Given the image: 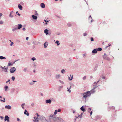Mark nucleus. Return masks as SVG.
<instances>
[{
  "instance_id": "obj_27",
  "label": "nucleus",
  "mask_w": 122,
  "mask_h": 122,
  "mask_svg": "<svg viewBox=\"0 0 122 122\" xmlns=\"http://www.w3.org/2000/svg\"><path fill=\"white\" fill-rule=\"evenodd\" d=\"M65 71L63 69L61 70V72H62V73H64V72H65Z\"/></svg>"
},
{
  "instance_id": "obj_33",
  "label": "nucleus",
  "mask_w": 122,
  "mask_h": 122,
  "mask_svg": "<svg viewBox=\"0 0 122 122\" xmlns=\"http://www.w3.org/2000/svg\"><path fill=\"white\" fill-rule=\"evenodd\" d=\"M24 104H23L21 105L23 109L24 108Z\"/></svg>"
},
{
  "instance_id": "obj_11",
  "label": "nucleus",
  "mask_w": 122,
  "mask_h": 122,
  "mask_svg": "<svg viewBox=\"0 0 122 122\" xmlns=\"http://www.w3.org/2000/svg\"><path fill=\"white\" fill-rule=\"evenodd\" d=\"M24 113L25 114H26L27 116L29 115V113H28L27 111L26 110H25Z\"/></svg>"
},
{
  "instance_id": "obj_24",
  "label": "nucleus",
  "mask_w": 122,
  "mask_h": 122,
  "mask_svg": "<svg viewBox=\"0 0 122 122\" xmlns=\"http://www.w3.org/2000/svg\"><path fill=\"white\" fill-rule=\"evenodd\" d=\"M71 86H70V88L69 89V88H67V89H68V92H69V93H70L71 92V90H70V89L71 88Z\"/></svg>"
},
{
  "instance_id": "obj_60",
  "label": "nucleus",
  "mask_w": 122,
  "mask_h": 122,
  "mask_svg": "<svg viewBox=\"0 0 122 122\" xmlns=\"http://www.w3.org/2000/svg\"><path fill=\"white\" fill-rule=\"evenodd\" d=\"M89 111H90L91 110V109L90 108H89Z\"/></svg>"
},
{
  "instance_id": "obj_39",
  "label": "nucleus",
  "mask_w": 122,
  "mask_h": 122,
  "mask_svg": "<svg viewBox=\"0 0 122 122\" xmlns=\"http://www.w3.org/2000/svg\"><path fill=\"white\" fill-rule=\"evenodd\" d=\"M36 58H35L33 57L32 58V60H33V61H34L35 60Z\"/></svg>"
},
{
  "instance_id": "obj_2",
  "label": "nucleus",
  "mask_w": 122,
  "mask_h": 122,
  "mask_svg": "<svg viewBox=\"0 0 122 122\" xmlns=\"http://www.w3.org/2000/svg\"><path fill=\"white\" fill-rule=\"evenodd\" d=\"M56 121L59 122H62L63 120L62 119L59 117H57L56 118Z\"/></svg>"
},
{
  "instance_id": "obj_23",
  "label": "nucleus",
  "mask_w": 122,
  "mask_h": 122,
  "mask_svg": "<svg viewBox=\"0 0 122 122\" xmlns=\"http://www.w3.org/2000/svg\"><path fill=\"white\" fill-rule=\"evenodd\" d=\"M12 65V64L11 63H9L8 64V66H11Z\"/></svg>"
},
{
  "instance_id": "obj_22",
  "label": "nucleus",
  "mask_w": 122,
  "mask_h": 122,
  "mask_svg": "<svg viewBox=\"0 0 122 122\" xmlns=\"http://www.w3.org/2000/svg\"><path fill=\"white\" fill-rule=\"evenodd\" d=\"M0 59H6V58L5 57H3V56H0Z\"/></svg>"
},
{
  "instance_id": "obj_31",
  "label": "nucleus",
  "mask_w": 122,
  "mask_h": 122,
  "mask_svg": "<svg viewBox=\"0 0 122 122\" xmlns=\"http://www.w3.org/2000/svg\"><path fill=\"white\" fill-rule=\"evenodd\" d=\"M12 80H13L14 81V80L15 79V78L14 77L12 76Z\"/></svg>"
},
{
  "instance_id": "obj_21",
  "label": "nucleus",
  "mask_w": 122,
  "mask_h": 122,
  "mask_svg": "<svg viewBox=\"0 0 122 122\" xmlns=\"http://www.w3.org/2000/svg\"><path fill=\"white\" fill-rule=\"evenodd\" d=\"M102 49L101 48H98L97 49V51H100L102 50Z\"/></svg>"
},
{
  "instance_id": "obj_34",
  "label": "nucleus",
  "mask_w": 122,
  "mask_h": 122,
  "mask_svg": "<svg viewBox=\"0 0 122 122\" xmlns=\"http://www.w3.org/2000/svg\"><path fill=\"white\" fill-rule=\"evenodd\" d=\"M27 69V68H25L24 69V71H26V70Z\"/></svg>"
},
{
  "instance_id": "obj_19",
  "label": "nucleus",
  "mask_w": 122,
  "mask_h": 122,
  "mask_svg": "<svg viewBox=\"0 0 122 122\" xmlns=\"http://www.w3.org/2000/svg\"><path fill=\"white\" fill-rule=\"evenodd\" d=\"M19 4L18 7L20 10H22V7L21 5H20Z\"/></svg>"
},
{
  "instance_id": "obj_57",
  "label": "nucleus",
  "mask_w": 122,
  "mask_h": 122,
  "mask_svg": "<svg viewBox=\"0 0 122 122\" xmlns=\"http://www.w3.org/2000/svg\"><path fill=\"white\" fill-rule=\"evenodd\" d=\"M0 98H2V97L1 96H0Z\"/></svg>"
},
{
  "instance_id": "obj_7",
  "label": "nucleus",
  "mask_w": 122,
  "mask_h": 122,
  "mask_svg": "<svg viewBox=\"0 0 122 122\" xmlns=\"http://www.w3.org/2000/svg\"><path fill=\"white\" fill-rule=\"evenodd\" d=\"M46 102L47 103L50 104L51 103V101L50 99L47 100L46 101Z\"/></svg>"
},
{
  "instance_id": "obj_44",
  "label": "nucleus",
  "mask_w": 122,
  "mask_h": 122,
  "mask_svg": "<svg viewBox=\"0 0 122 122\" xmlns=\"http://www.w3.org/2000/svg\"><path fill=\"white\" fill-rule=\"evenodd\" d=\"M23 29V30H24V31H25V28H23V29Z\"/></svg>"
},
{
  "instance_id": "obj_40",
  "label": "nucleus",
  "mask_w": 122,
  "mask_h": 122,
  "mask_svg": "<svg viewBox=\"0 0 122 122\" xmlns=\"http://www.w3.org/2000/svg\"><path fill=\"white\" fill-rule=\"evenodd\" d=\"M86 76H84V77H83V80H85L86 79Z\"/></svg>"
},
{
  "instance_id": "obj_6",
  "label": "nucleus",
  "mask_w": 122,
  "mask_h": 122,
  "mask_svg": "<svg viewBox=\"0 0 122 122\" xmlns=\"http://www.w3.org/2000/svg\"><path fill=\"white\" fill-rule=\"evenodd\" d=\"M1 68L2 69H3L5 72H7V68H5L2 66L1 67Z\"/></svg>"
},
{
  "instance_id": "obj_1",
  "label": "nucleus",
  "mask_w": 122,
  "mask_h": 122,
  "mask_svg": "<svg viewBox=\"0 0 122 122\" xmlns=\"http://www.w3.org/2000/svg\"><path fill=\"white\" fill-rule=\"evenodd\" d=\"M91 94L90 91H88L83 94V97L84 98H86L87 97L89 96Z\"/></svg>"
},
{
  "instance_id": "obj_64",
  "label": "nucleus",
  "mask_w": 122,
  "mask_h": 122,
  "mask_svg": "<svg viewBox=\"0 0 122 122\" xmlns=\"http://www.w3.org/2000/svg\"><path fill=\"white\" fill-rule=\"evenodd\" d=\"M18 11H17V12H16V14H17V13H18Z\"/></svg>"
},
{
  "instance_id": "obj_51",
  "label": "nucleus",
  "mask_w": 122,
  "mask_h": 122,
  "mask_svg": "<svg viewBox=\"0 0 122 122\" xmlns=\"http://www.w3.org/2000/svg\"><path fill=\"white\" fill-rule=\"evenodd\" d=\"M29 38L28 37H27L26 38V40H28V39Z\"/></svg>"
},
{
  "instance_id": "obj_46",
  "label": "nucleus",
  "mask_w": 122,
  "mask_h": 122,
  "mask_svg": "<svg viewBox=\"0 0 122 122\" xmlns=\"http://www.w3.org/2000/svg\"><path fill=\"white\" fill-rule=\"evenodd\" d=\"M53 115H51L50 116V117H53Z\"/></svg>"
},
{
  "instance_id": "obj_48",
  "label": "nucleus",
  "mask_w": 122,
  "mask_h": 122,
  "mask_svg": "<svg viewBox=\"0 0 122 122\" xmlns=\"http://www.w3.org/2000/svg\"><path fill=\"white\" fill-rule=\"evenodd\" d=\"M36 114L37 117H38L39 116V115H38L37 113Z\"/></svg>"
},
{
  "instance_id": "obj_30",
  "label": "nucleus",
  "mask_w": 122,
  "mask_h": 122,
  "mask_svg": "<svg viewBox=\"0 0 122 122\" xmlns=\"http://www.w3.org/2000/svg\"><path fill=\"white\" fill-rule=\"evenodd\" d=\"M60 76V75H57L56 76V78H58Z\"/></svg>"
},
{
  "instance_id": "obj_62",
  "label": "nucleus",
  "mask_w": 122,
  "mask_h": 122,
  "mask_svg": "<svg viewBox=\"0 0 122 122\" xmlns=\"http://www.w3.org/2000/svg\"><path fill=\"white\" fill-rule=\"evenodd\" d=\"M34 105V104H32V106H33V105Z\"/></svg>"
},
{
  "instance_id": "obj_3",
  "label": "nucleus",
  "mask_w": 122,
  "mask_h": 122,
  "mask_svg": "<svg viewBox=\"0 0 122 122\" xmlns=\"http://www.w3.org/2000/svg\"><path fill=\"white\" fill-rule=\"evenodd\" d=\"M16 70L15 68L14 67H12L10 70V72L11 73H13Z\"/></svg>"
},
{
  "instance_id": "obj_59",
  "label": "nucleus",
  "mask_w": 122,
  "mask_h": 122,
  "mask_svg": "<svg viewBox=\"0 0 122 122\" xmlns=\"http://www.w3.org/2000/svg\"><path fill=\"white\" fill-rule=\"evenodd\" d=\"M90 17L91 18V19L92 18V17L90 15Z\"/></svg>"
},
{
  "instance_id": "obj_4",
  "label": "nucleus",
  "mask_w": 122,
  "mask_h": 122,
  "mask_svg": "<svg viewBox=\"0 0 122 122\" xmlns=\"http://www.w3.org/2000/svg\"><path fill=\"white\" fill-rule=\"evenodd\" d=\"M9 117L7 116H5V117L4 120L5 121H7L8 122L9 121Z\"/></svg>"
},
{
  "instance_id": "obj_43",
  "label": "nucleus",
  "mask_w": 122,
  "mask_h": 122,
  "mask_svg": "<svg viewBox=\"0 0 122 122\" xmlns=\"http://www.w3.org/2000/svg\"><path fill=\"white\" fill-rule=\"evenodd\" d=\"M61 111V110H60V109H59L58 110V112H60Z\"/></svg>"
},
{
  "instance_id": "obj_38",
  "label": "nucleus",
  "mask_w": 122,
  "mask_h": 122,
  "mask_svg": "<svg viewBox=\"0 0 122 122\" xmlns=\"http://www.w3.org/2000/svg\"><path fill=\"white\" fill-rule=\"evenodd\" d=\"M83 35L84 36H86L87 35V34L86 33H85Z\"/></svg>"
},
{
  "instance_id": "obj_61",
  "label": "nucleus",
  "mask_w": 122,
  "mask_h": 122,
  "mask_svg": "<svg viewBox=\"0 0 122 122\" xmlns=\"http://www.w3.org/2000/svg\"><path fill=\"white\" fill-rule=\"evenodd\" d=\"M41 96H42L43 95V94L41 93Z\"/></svg>"
},
{
  "instance_id": "obj_12",
  "label": "nucleus",
  "mask_w": 122,
  "mask_h": 122,
  "mask_svg": "<svg viewBox=\"0 0 122 122\" xmlns=\"http://www.w3.org/2000/svg\"><path fill=\"white\" fill-rule=\"evenodd\" d=\"M48 30L47 29H45L44 30V32L47 35L48 34Z\"/></svg>"
},
{
  "instance_id": "obj_47",
  "label": "nucleus",
  "mask_w": 122,
  "mask_h": 122,
  "mask_svg": "<svg viewBox=\"0 0 122 122\" xmlns=\"http://www.w3.org/2000/svg\"><path fill=\"white\" fill-rule=\"evenodd\" d=\"M17 120L18 121H19L20 119L19 118H17Z\"/></svg>"
},
{
  "instance_id": "obj_9",
  "label": "nucleus",
  "mask_w": 122,
  "mask_h": 122,
  "mask_svg": "<svg viewBox=\"0 0 122 122\" xmlns=\"http://www.w3.org/2000/svg\"><path fill=\"white\" fill-rule=\"evenodd\" d=\"M5 108L6 109H11V106H10L9 105L6 106L5 107Z\"/></svg>"
},
{
  "instance_id": "obj_37",
  "label": "nucleus",
  "mask_w": 122,
  "mask_h": 122,
  "mask_svg": "<svg viewBox=\"0 0 122 122\" xmlns=\"http://www.w3.org/2000/svg\"><path fill=\"white\" fill-rule=\"evenodd\" d=\"M0 24H3V22L2 21H1L0 22Z\"/></svg>"
},
{
  "instance_id": "obj_35",
  "label": "nucleus",
  "mask_w": 122,
  "mask_h": 122,
  "mask_svg": "<svg viewBox=\"0 0 122 122\" xmlns=\"http://www.w3.org/2000/svg\"><path fill=\"white\" fill-rule=\"evenodd\" d=\"M17 28H14L13 29H12V31H14L15 30H16L17 29Z\"/></svg>"
},
{
  "instance_id": "obj_52",
  "label": "nucleus",
  "mask_w": 122,
  "mask_h": 122,
  "mask_svg": "<svg viewBox=\"0 0 122 122\" xmlns=\"http://www.w3.org/2000/svg\"><path fill=\"white\" fill-rule=\"evenodd\" d=\"M2 15V13H0V17Z\"/></svg>"
},
{
  "instance_id": "obj_15",
  "label": "nucleus",
  "mask_w": 122,
  "mask_h": 122,
  "mask_svg": "<svg viewBox=\"0 0 122 122\" xmlns=\"http://www.w3.org/2000/svg\"><path fill=\"white\" fill-rule=\"evenodd\" d=\"M18 29H20L22 27V25L21 24H18Z\"/></svg>"
},
{
  "instance_id": "obj_63",
  "label": "nucleus",
  "mask_w": 122,
  "mask_h": 122,
  "mask_svg": "<svg viewBox=\"0 0 122 122\" xmlns=\"http://www.w3.org/2000/svg\"><path fill=\"white\" fill-rule=\"evenodd\" d=\"M33 82H36V81H33Z\"/></svg>"
},
{
  "instance_id": "obj_53",
  "label": "nucleus",
  "mask_w": 122,
  "mask_h": 122,
  "mask_svg": "<svg viewBox=\"0 0 122 122\" xmlns=\"http://www.w3.org/2000/svg\"><path fill=\"white\" fill-rule=\"evenodd\" d=\"M0 117L2 118H3V117L2 116H1Z\"/></svg>"
},
{
  "instance_id": "obj_49",
  "label": "nucleus",
  "mask_w": 122,
  "mask_h": 122,
  "mask_svg": "<svg viewBox=\"0 0 122 122\" xmlns=\"http://www.w3.org/2000/svg\"><path fill=\"white\" fill-rule=\"evenodd\" d=\"M10 80H8L7 81H6V82H9L10 81Z\"/></svg>"
},
{
  "instance_id": "obj_8",
  "label": "nucleus",
  "mask_w": 122,
  "mask_h": 122,
  "mask_svg": "<svg viewBox=\"0 0 122 122\" xmlns=\"http://www.w3.org/2000/svg\"><path fill=\"white\" fill-rule=\"evenodd\" d=\"M73 78V76L72 75H70V76H68V78L69 79L71 80Z\"/></svg>"
},
{
  "instance_id": "obj_55",
  "label": "nucleus",
  "mask_w": 122,
  "mask_h": 122,
  "mask_svg": "<svg viewBox=\"0 0 122 122\" xmlns=\"http://www.w3.org/2000/svg\"><path fill=\"white\" fill-rule=\"evenodd\" d=\"M3 99H4V101H5V98H3Z\"/></svg>"
},
{
  "instance_id": "obj_56",
  "label": "nucleus",
  "mask_w": 122,
  "mask_h": 122,
  "mask_svg": "<svg viewBox=\"0 0 122 122\" xmlns=\"http://www.w3.org/2000/svg\"><path fill=\"white\" fill-rule=\"evenodd\" d=\"M35 72V70H33V72Z\"/></svg>"
},
{
  "instance_id": "obj_10",
  "label": "nucleus",
  "mask_w": 122,
  "mask_h": 122,
  "mask_svg": "<svg viewBox=\"0 0 122 122\" xmlns=\"http://www.w3.org/2000/svg\"><path fill=\"white\" fill-rule=\"evenodd\" d=\"M42 8L45 7V6L44 4L43 3H41L40 4Z\"/></svg>"
},
{
  "instance_id": "obj_42",
  "label": "nucleus",
  "mask_w": 122,
  "mask_h": 122,
  "mask_svg": "<svg viewBox=\"0 0 122 122\" xmlns=\"http://www.w3.org/2000/svg\"><path fill=\"white\" fill-rule=\"evenodd\" d=\"M13 44V42H11V43L10 45L12 46Z\"/></svg>"
},
{
  "instance_id": "obj_41",
  "label": "nucleus",
  "mask_w": 122,
  "mask_h": 122,
  "mask_svg": "<svg viewBox=\"0 0 122 122\" xmlns=\"http://www.w3.org/2000/svg\"><path fill=\"white\" fill-rule=\"evenodd\" d=\"M92 111H91L90 112V115H91V117H92L91 115H92Z\"/></svg>"
},
{
  "instance_id": "obj_54",
  "label": "nucleus",
  "mask_w": 122,
  "mask_h": 122,
  "mask_svg": "<svg viewBox=\"0 0 122 122\" xmlns=\"http://www.w3.org/2000/svg\"><path fill=\"white\" fill-rule=\"evenodd\" d=\"M18 15H19V16H20V14L19 13H18Z\"/></svg>"
},
{
  "instance_id": "obj_20",
  "label": "nucleus",
  "mask_w": 122,
  "mask_h": 122,
  "mask_svg": "<svg viewBox=\"0 0 122 122\" xmlns=\"http://www.w3.org/2000/svg\"><path fill=\"white\" fill-rule=\"evenodd\" d=\"M8 89V87L7 86H6L5 87V91L7 90V89Z\"/></svg>"
},
{
  "instance_id": "obj_25",
  "label": "nucleus",
  "mask_w": 122,
  "mask_h": 122,
  "mask_svg": "<svg viewBox=\"0 0 122 122\" xmlns=\"http://www.w3.org/2000/svg\"><path fill=\"white\" fill-rule=\"evenodd\" d=\"M57 110H55V112H54V114H55V115H56L57 114Z\"/></svg>"
},
{
  "instance_id": "obj_45",
  "label": "nucleus",
  "mask_w": 122,
  "mask_h": 122,
  "mask_svg": "<svg viewBox=\"0 0 122 122\" xmlns=\"http://www.w3.org/2000/svg\"><path fill=\"white\" fill-rule=\"evenodd\" d=\"M111 46V44H109V46H107L106 47V48H107L109 46Z\"/></svg>"
},
{
  "instance_id": "obj_28",
  "label": "nucleus",
  "mask_w": 122,
  "mask_h": 122,
  "mask_svg": "<svg viewBox=\"0 0 122 122\" xmlns=\"http://www.w3.org/2000/svg\"><path fill=\"white\" fill-rule=\"evenodd\" d=\"M56 43L57 44V45H59L60 44L59 43V41H57Z\"/></svg>"
},
{
  "instance_id": "obj_36",
  "label": "nucleus",
  "mask_w": 122,
  "mask_h": 122,
  "mask_svg": "<svg viewBox=\"0 0 122 122\" xmlns=\"http://www.w3.org/2000/svg\"><path fill=\"white\" fill-rule=\"evenodd\" d=\"M94 41L93 38L92 37L91 39V41Z\"/></svg>"
},
{
  "instance_id": "obj_14",
  "label": "nucleus",
  "mask_w": 122,
  "mask_h": 122,
  "mask_svg": "<svg viewBox=\"0 0 122 122\" xmlns=\"http://www.w3.org/2000/svg\"><path fill=\"white\" fill-rule=\"evenodd\" d=\"M80 109L81 110L83 111V112H85L86 110L84 108L83 106H82L80 108Z\"/></svg>"
},
{
  "instance_id": "obj_17",
  "label": "nucleus",
  "mask_w": 122,
  "mask_h": 122,
  "mask_svg": "<svg viewBox=\"0 0 122 122\" xmlns=\"http://www.w3.org/2000/svg\"><path fill=\"white\" fill-rule=\"evenodd\" d=\"M82 114H82V113H81V114H80V115H79L78 116V117H76V118H81V117H82Z\"/></svg>"
},
{
  "instance_id": "obj_13",
  "label": "nucleus",
  "mask_w": 122,
  "mask_h": 122,
  "mask_svg": "<svg viewBox=\"0 0 122 122\" xmlns=\"http://www.w3.org/2000/svg\"><path fill=\"white\" fill-rule=\"evenodd\" d=\"M48 45V43L47 42H45L44 44V47L46 48V47Z\"/></svg>"
},
{
  "instance_id": "obj_58",
  "label": "nucleus",
  "mask_w": 122,
  "mask_h": 122,
  "mask_svg": "<svg viewBox=\"0 0 122 122\" xmlns=\"http://www.w3.org/2000/svg\"><path fill=\"white\" fill-rule=\"evenodd\" d=\"M93 21L92 20H91V22H92Z\"/></svg>"
},
{
  "instance_id": "obj_18",
  "label": "nucleus",
  "mask_w": 122,
  "mask_h": 122,
  "mask_svg": "<svg viewBox=\"0 0 122 122\" xmlns=\"http://www.w3.org/2000/svg\"><path fill=\"white\" fill-rule=\"evenodd\" d=\"M32 17L33 19L35 20L37 18V17L35 16L34 15H33L32 16Z\"/></svg>"
},
{
  "instance_id": "obj_29",
  "label": "nucleus",
  "mask_w": 122,
  "mask_h": 122,
  "mask_svg": "<svg viewBox=\"0 0 122 122\" xmlns=\"http://www.w3.org/2000/svg\"><path fill=\"white\" fill-rule=\"evenodd\" d=\"M44 21L46 22V24H47V22H48V21L47 20H44Z\"/></svg>"
},
{
  "instance_id": "obj_32",
  "label": "nucleus",
  "mask_w": 122,
  "mask_h": 122,
  "mask_svg": "<svg viewBox=\"0 0 122 122\" xmlns=\"http://www.w3.org/2000/svg\"><path fill=\"white\" fill-rule=\"evenodd\" d=\"M67 25L68 26H71V24L70 23H68Z\"/></svg>"
},
{
  "instance_id": "obj_16",
  "label": "nucleus",
  "mask_w": 122,
  "mask_h": 122,
  "mask_svg": "<svg viewBox=\"0 0 122 122\" xmlns=\"http://www.w3.org/2000/svg\"><path fill=\"white\" fill-rule=\"evenodd\" d=\"M97 52V49H94L92 51V52L94 53H96Z\"/></svg>"
},
{
  "instance_id": "obj_50",
  "label": "nucleus",
  "mask_w": 122,
  "mask_h": 122,
  "mask_svg": "<svg viewBox=\"0 0 122 122\" xmlns=\"http://www.w3.org/2000/svg\"><path fill=\"white\" fill-rule=\"evenodd\" d=\"M0 101H3V102H5V101H4V100H0Z\"/></svg>"
},
{
  "instance_id": "obj_26",
  "label": "nucleus",
  "mask_w": 122,
  "mask_h": 122,
  "mask_svg": "<svg viewBox=\"0 0 122 122\" xmlns=\"http://www.w3.org/2000/svg\"><path fill=\"white\" fill-rule=\"evenodd\" d=\"M12 12H11L9 16L10 17H13V16L11 15V14H12Z\"/></svg>"
},
{
  "instance_id": "obj_5",
  "label": "nucleus",
  "mask_w": 122,
  "mask_h": 122,
  "mask_svg": "<svg viewBox=\"0 0 122 122\" xmlns=\"http://www.w3.org/2000/svg\"><path fill=\"white\" fill-rule=\"evenodd\" d=\"M34 122H37L38 121V117H34Z\"/></svg>"
}]
</instances>
